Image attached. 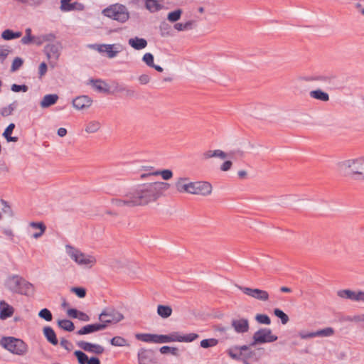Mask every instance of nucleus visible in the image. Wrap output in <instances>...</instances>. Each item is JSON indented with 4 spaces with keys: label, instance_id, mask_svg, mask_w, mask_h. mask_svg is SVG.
<instances>
[{
    "label": "nucleus",
    "instance_id": "f257e3e1",
    "mask_svg": "<svg viewBox=\"0 0 364 364\" xmlns=\"http://www.w3.org/2000/svg\"><path fill=\"white\" fill-rule=\"evenodd\" d=\"M169 187L168 183L161 181L137 184L121 198L112 199L111 203L118 208L146 206L156 202Z\"/></svg>",
    "mask_w": 364,
    "mask_h": 364
},
{
    "label": "nucleus",
    "instance_id": "f03ea898",
    "mask_svg": "<svg viewBox=\"0 0 364 364\" xmlns=\"http://www.w3.org/2000/svg\"><path fill=\"white\" fill-rule=\"evenodd\" d=\"M338 171L355 180H364V156L348 159L338 164Z\"/></svg>",
    "mask_w": 364,
    "mask_h": 364
},
{
    "label": "nucleus",
    "instance_id": "7ed1b4c3",
    "mask_svg": "<svg viewBox=\"0 0 364 364\" xmlns=\"http://www.w3.org/2000/svg\"><path fill=\"white\" fill-rule=\"evenodd\" d=\"M6 287L14 293L31 295L34 292V287L18 275L9 277L5 281Z\"/></svg>",
    "mask_w": 364,
    "mask_h": 364
},
{
    "label": "nucleus",
    "instance_id": "20e7f679",
    "mask_svg": "<svg viewBox=\"0 0 364 364\" xmlns=\"http://www.w3.org/2000/svg\"><path fill=\"white\" fill-rule=\"evenodd\" d=\"M65 252L73 262L81 267L91 268L97 263L94 255L85 254L73 246L65 245Z\"/></svg>",
    "mask_w": 364,
    "mask_h": 364
},
{
    "label": "nucleus",
    "instance_id": "39448f33",
    "mask_svg": "<svg viewBox=\"0 0 364 364\" xmlns=\"http://www.w3.org/2000/svg\"><path fill=\"white\" fill-rule=\"evenodd\" d=\"M0 345L11 353L24 356L28 352V346L23 340L12 336L3 337L0 341Z\"/></svg>",
    "mask_w": 364,
    "mask_h": 364
},
{
    "label": "nucleus",
    "instance_id": "423d86ee",
    "mask_svg": "<svg viewBox=\"0 0 364 364\" xmlns=\"http://www.w3.org/2000/svg\"><path fill=\"white\" fill-rule=\"evenodd\" d=\"M102 14L108 18L124 23L129 18V14L125 6L115 4L102 11Z\"/></svg>",
    "mask_w": 364,
    "mask_h": 364
},
{
    "label": "nucleus",
    "instance_id": "0eeeda50",
    "mask_svg": "<svg viewBox=\"0 0 364 364\" xmlns=\"http://www.w3.org/2000/svg\"><path fill=\"white\" fill-rule=\"evenodd\" d=\"M253 342L252 346L266 343H272L276 341L278 339V337L272 333V331L270 328H262L257 330L253 335L252 337Z\"/></svg>",
    "mask_w": 364,
    "mask_h": 364
},
{
    "label": "nucleus",
    "instance_id": "6e6552de",
    "mask_svg": "<svg viewBox=\"0 0 364 364\" xmlns=\"http://www.w3.org/2000/svg\"><path fill=\"white\" fill-rule=\"evenodd\" d=\"M124 318L122 313L114 309H105L99 316L100 323L106 325V327L109 323H117L122 321Z\"/></svg>",
    "mask_w": 364,
    "mask_h": 364
},
{
    "label": "nucleus",
    "instance_id": "1a4fd4ad",
    "mask_svg": "<svg viewBox=\"0 0 364 364\" xmlns=\"http://www.w3.org/2000/svg\"><path fill=\"white\" fill-rule=\"evenodd\" d=\"M90 48L97 50L99 53H106L109 58H113L122 50V48L119 44H94Z\"/></svg>",
    "mask_w": 364,
    "mask_h": 364
},
{
    "label": "nucleus",
    "instance_id": "9d476101",
    "mask_svg": "<svg viewBox=\"0 0 364 364\" xmlns=\"http://www.w3.org/2000/svg\"><path fill=\"white\" fill-rule=\"evenodd\" d=\"M239 289L247 296L260 301H267L269 299V293L257 288L240 287Z\"/></svg>",
    "mask_w": 364,
    "mask_h": 364
},
{
    "label": "nucleus",
    "instance_id": "9b49d317",
    "mask_svg": "<svg viewBox=\"0 0 364 364\" xmlns=\"http://www.w3.org/2000/svg\"><path fill=\"white\" fill-rule=\"evenodd\" d=\"M213 187L206 181H193L191 195L208 196L212 193Z\"/></svg>",
    "mask_w": 364,
    "mask_h": 364
},
{
    "label": "nucleus",
    "instance_id": "f8f14e48",
    "mask_svg": "<svg viewBox=\"0 0 364 364\" xmlns=\"http://www.w3.org/2000/svg\"><path fill=\"white\" fill-rule=\"evenodd\" d=\"M193 181L188 177H179L176 179L174 187L179 193L191 194Z\"/></svg>",
    "mask_w": 364,
    "mask_h": 364
},
{
    "label": "nucleus",
    "instance_id": "ddd939ff",
    "mask_svg": "<svg viewBox=\"0 0 364 364\" xmlns=\"http://www.w3.org/2000/svg\"><path fill=\"white\" fill-rule=\"evenodd\" d=\"M338 296L341 298L348 299L354 301L364 302L363 291H352L350 289H344L338 291Z\"/></svg>",
    "mask_w": 364,
    "mask_h": 364
},
{
    "label": "nucleus",
    "instance_id": "4468645a",
    "mask_svg": "<svg viewBox=\"0 0 364 364\" xmlns=\"http://www.w3.org/2000/svg\"><path fill=\"white\" fill-rule=\"evenodd\" d=\"M45 52L48 60L50 61V66L54 68L60 55L58 47L55 45H48L45 47Z\"/></svg>",
    "mask_w": 364,
    "mask_h": 364
},
{
    "label": "nucleus",
    "instance_id": "2eb2a0df",
    "mask_svg": "<svg viewBox=\"0 0 364 364\" xmlns=\"http://www.w3.org/2000/svg\"><path fill=\"white\" fill-rule=\"evenodd\" d=\"M198 337V335L194 333L182 335L178 332H173L169 334V341L171 342H192Z\"/></svg>",
    "mask_w": 364,
    "mask_h": 364
},
{
    "label": "nucleus",
    "instance_id": "dca6fc26",
    "mask_svg": "<svg viewBox=\"0 0 364 364\" xmlns=\"http://www.w3.org/2000/svg\"><path fill=\"white\" fill-rule=\"evenodd\" d=\"M92 103V100L86 95L77 97L73 100V106L77 110L88 109Z\"/></svg>",
    "mask_w": 364,
    "mask_h": 364
},
{
    "label": "nucleus",
    "instance_id": "f3484780",
    "mask_svg": "<svg viewBox=\"0 0 364 364\" xmlns=\"http://www.w3.org/2000/svg\"><path fill=\"white\" fill-rule=\"evenodd\" d=\"M231 325L235 332L238 333H247L250 328L249 321L245 318L232 320Z\"/></svg>",
    "mask_w": 364,
    "mask_h": 364
},
{
    "label": "nucleus",
    "instance_id": "a211bd4d",
    "mask_svg": "<svg viewBox=\"0 0 364 364\" xmlns=\"http://www.w3.org/2000/svg\"><path fill=\"white\" fill-rule=\"evenodd\" d=\"M71 0H61L60 1V10L64 12L70 11H83L85 9V6L83 4L75 1L73 3L70 2Z\"/></svg>",
    "mask_w": 364,
    "mask_h": 364
},
{
    "label": "nucleus",
    "instance_id": "6ab92c4d",
    "mask_svg": "<svg viewBox=\"0 0 364 364\" xmlns=\"http://www.w3.org/2000/svg\"><path fill=\"white\" fill-rule=\"evenodd\" d=\"M77 346L85 351L102 354L104 352V348L98 344H94L86 341H80Z\"/></svg>",
    "mask_w": 364,
    "mask_h": 364
},
{
    "label": "nucleus",
    "instance_id": "aec40b11",
    "mask_svg": "<svg viewBox=\"0 0 364 364\" xmlns=\"http://www.w3.org/2000/svg\"><path fill=\"white\" fill-rule=\"evenodd\" d=\"M152 355L153 353L151 350L144 348L140 349L137 354L139 364H149L153 363Z\"/></svg>",
    "mask_w": 364,
    "mask_h": 364
},
{
    "label": "nucleus",
    "instance_id": "412c9836",
    "mask_svg": "<svg viewBox=\"0 0 364 364\" xmlns=\"http://www.w3.org/2000/svg\"><path fill=\"white\" fill-rule=\"evenodd\" d=\"M105 328H106V325H105V324H101V323L89 324V325L85 326L82 328H80L77 332V333L78 335H85V334L93 333L95 331H102Z\"/></svg>",
    "mask_w": 364,
    "mask_h": 364
},
{
    "label": "nucleus",
    "instance_id": "4be33fe9",
    "mask_svg": "<svg viewBox=\"0 0 364 364\" xmlns=\"http://www.w3.org/2000/svg\"><path fill=\"white\" fill-rule=\"evenodd\" d=\"M14 309L5 301H0V319L4 320L12 316Z\"/></svg>",
    "mask_w": 364,
    "mask_h": 364
},
{
    "label": "nucleus",
    "instance_id": "5701e85b",
    "mask_svg": "<svg viewBox=\"0 0 364 364\" xmlns=\"http://www.w3.org/2000/svg\"><path fill=\"white\" fill-rule=\"evenodd\" d=\"M164 0H144V6L151 13L157 12L163 9Z\"/></svg>",
    "mask_w": 364,
    "mask_h": 364
},
{
    "label": "nucleus",
    "instance_id": "b1692460",
    "mask_svg": "<svg viewBox=\"0 0 364 364\" xmlns=\"http://www.w3.org/2000/svg\"><path fill=\"white\" fill-rule=\"evenodd\" d=\"M128 43L135 50H141L147 46L146 40L139 37H134L129 39Z\"/></svg>",
    "mask_w": 364,
    "mask_h": 364
},
{
    "label": "nucleus",
    "instance_id": "393cba45",
    "mask_svg": "<svg viewBox=\"0 0 364 364\" xmlns=\"http://www.w3.org/2000/svg\"><path fill=\"white\" fill-rule=\"evenodd\" d=\"M67 315L73 318H77L82 321H90V316L80 311L75 309H69L67 310Z\"/></svg>",
    "mask_w": 364,
    "mask_h": 364
},
{
    "label": "nucleus",
    "instance_id": "a878e982",
    "mask_svg": "<svg viewBox=\"0 0 364 364\" xmlns=\"http://www.w3.org/2000/svg\"><path fill=\"white\" fill-rule=\"evenodd\" d=\"M226 157V153L220 149L208 150L203 154V159H209L211 158H220L221 159H225Z\"/></svg>",
    "mask_w": 364,
    "mask_h": 364
},
{
    "label": "nucleus",
    "instance_id": "bb28decb",
    "mask_svg": "<svg viewBox=\"0 0 364 364\" xmlns=\"http://www.w3.org/2000/svg\"><path fill=\"white\" fill-rule=\"evenodd\" d=\"M55 36L53 33L41 34L34 36L33 44L36 46H41L46 42H50L54 41Z\"/></svg>",
    "mask_w": 364,
    "mask_h": 364
},
{
    "label": "nucleus",
    "instance_id": "cd10ccee",
    "mask_svg": "<svg viewBox=\"0 0 364 364\" xmlns=\"http://www.w3.org/2000/svg\"><path fill=\"white\" fill-rule=\"evenodd\" d=\"M58 100V96L56 94L46 95L43 97L40 105L42 108H47L55 104Z\"/></svg>",
    "mask_w": 364,
    "mask_h": 364
},
{
    "label": "nucleus",
    "instance_id": "c85d7f7f",
    "mask_svg": "<svg viewBox=\"0 0 364 364\" xmlns=\"http://www.w3.org/2000/svg\"><path fill=\"white\" fill-rule=\"evenodd\" d=\"M309 96L313 99L320 100L322 102H328L329 100L328 94L327 92L321 90V89L311 90L309 92Z\"/></svg>",
    "mask_w": 364,
    "mask_h": 364
},
{
    "label": "nucleus",
    "instance_id": "c756f323",
    "mask_svg": "<svg viewBox=\"0 0 364 364\" xmlns=\"http://www.w3.org/2000/svg\"><path fill=\"white\" fill-rule=\"evenodd\" d=\"M43 334L46 339L53 345L55 346L58 344V341L56 338V335L55 331L51 327L46 326L43 328Z\"/></svg>",
    "mask_w": 364,
    "mask_h": 364
},
{
    "label": "nucleus",
    "instance_id": "7c9ffc66",
    "mask_svg": "<svg viewBox=\"0 0 364 364\" xmlns=\"http://www.w3.org/2000/svg\"><path fill=\"white\" fill-rule=\"evenodd\" d=\"M135 337L137 340L142 342L156 343V334L136 333Z\"/></svg>",
    "mask_w": 364,
    "mask_h": 364
},
{
    "label": "nucleus",
    "instance_id": "2f4dec72",
    "mask_svg": "<svg viewBox=\"0 0 364 364\" xmlns=\"http://www.w3.org/2000/svg\"><path fill=\"white\" fill-rule=\"evenodd\" d=\"M101 128V124L97 120H92L85 124V131L88 134L97 132Z\"/></svg>",
    "mask_w": 364,
    "mask_h": 364
},
{
    "label": "nucleus",
    "instance_id": "473e14b6",
    "mask_svg": "<svg viewBox=\"0 0 364 364\" xmlns=\"http://www.w3.org/2000/svg\"><path fill=\"white\" fill-rule=\"evenodd\" d=\"M30 226L36 230V232L33 234V237L38 238L40 237L46 230V226L43 223H31Z\"/></svg>",
    "mask_w": 364,
    "mask_h": 364
},
{
    "label": "nucleus",
    "instance_id": "72a5a7b5",
    "mask_svg": "<svg viewBox=\"0 0 364 364\" xmlns=\"http://www.w3.org/2000/svg\"><path fill=\"white\" fill-rule=\"evenodd\" d=\"M172 309L169 306L158 305L157 314L163 318H166L172 314Z\"/></svg>",
    "mask_w": 364,
    "mask_h": 364
},
{
    "label": "nucleus",
    "instance_id": "f704fd0d",
    "mask_svg": "<svg viewBox=\"0 0 364 364\" xmlns=\"http://www.w3.org/2000/svg\"><path fill=\"white\" fill-rule=\"evenodd\" d=\"M194 25V21H188L186 23H176L174 25V28L178 31H189L193 28Z\"/></svg>",
    "mask_w": 364,
    "mask_h": 364
},
{
    "label": "nucleus",
    "instance_id": "c9c22d12",
    "mask_svg": "<svg viewBox=\"0 0 364 364\" xmlns=\"http://www.w3.org/2000/svg\"><path fill=\"white\" fill-rule=\"evenodd\" d=\"M149 176H160L164 180L168 181L172 178L173 173L171 170L164 169L149 173Z\"/></svg>",
    "mask_w": 364,
    "mask_h": 364
},
{
    "label": "nucleus",
    "instance_id": "e433bc0d",
    "mask_svg": "<svg viewBox=\"0 0 364 364\" xmlns=\"http://www.w3.org/2000/svg\"><path fill=\"white\" fill-rule=\"evenodd\" d=\"M22 33L21 32H14L10 29L4 31L1 33V38L6 41H9L14 38L21 37Z\"/></svg>",
    "mask_w": 364,
    "mask_h": 364
},
{
    "label": "nucleus",
    "instance_id": "4c0bfd02",
    "mask_svg": "<svg viewBox=\"0 0 364 364\" xmlns=\"http://www.w3.org/2000/svg\"><path fill=\"white\" fill-rule=\"evenodd\" d=\"M58 325L60 328L69 332H71L75 329L74 323L70 320H59L58 321Z\"/></svg>",
    "mask_w": 364,
    "mask_h": 364
},
{
    "label": "nucleus",
    "instance_id": "58836bf2",
    "mask_svg": "<svg viewBox=\"0 0 364 364\" xmlns=\"http://www.w3.org/2000/svg\"><path fill=\"white\" fill-rule=\"evenodd\" d=\"M15 128V124L14 123H11L4 130L3 133V136L6 138L7 141H13L16 142L18 140L17 137L11 136V134L13 132L14 129Z\"/></svg>",
    "mask_w": 364,
    "mask_h": 364
},
{
    "label": "nucleus",
    "instance_id": "ea45409f",
    "mask_svg": "<svg viewBox=\"0 0 364 364\" xmlns=\"http://www.w3.org/2000/svg\"><path fill=\"white\" fill-rule=\"evenodd\" d=\"M334 334V329L328 327L316 331V337H330Z\"/></svg>",
    "mask_w": 364,
    "mask_h": 364
},
{
    "label": "nucleus",
    "instance_id": "a19ab883",
    "mask_svg": "<svg viewBox=\"0 0 364 364\" xmlns=\"http://www.w3.org/2000/svg\"><path fill=\"white\" fill-rule=\"evenodd\" d=\"M110 343L114 346H125L127 345V340L121 336H115L110 341Z\"/></svg>",
    "mask_w": 364,
    "mask_h": 364
},
{
    "label": "nucleus",
    "instance_id": "79ce46f5",
    "mask_svg": "<svg viewBox=\"0 0 364 364\" xmlns=\"http://www.w3.org/2000/svg\"><path fill=\"white\" fill-rule=\"evenodd\" d=\"M181 14L182 11L181 9L175 10L168 13L167 19L171 22H176L180 19Z\"/></svg>",
    "mask_w": 364,
    "mask_h": 364
},
{
    "label": "nucleus",
    "instance_id": "37998d69",
    "mask_svg": "<svg viewBox=\"0 0 364 364\" xmlns=\"http://www.w3.org/2000/svg\"><path fill=\"white\" fill-rule=\"evenodd\" d=\"M218 341L215 338L203 339L200 341V346L203 348L215 346Z\"/></svg>",
    "mask_w": 364,
    "mask_h": 364
},
{
    "label": "nucleus",
    "instance_id": "c03bdc74",
    "mask_svg": "<svg viewBox=\"0 0 364 364\" xmlns=\"http://www.w3.org/2000/svg\"><path fill=\"white\" fill-rule=\"evenodd\" d=\"M23 64V60L19 57H16L14 59L11 67V72L14 73L18 70Z\"/></svg>",
    "mask_w": 364,
    "mask_h": 364
},
{
    "label": "nucleus",
    "instance_id": "a18cd8bd",
    "mask_svg": "<svg viewBox=\"0 0 364 364\" xmlns=\"http://www.w3.org/2000/svg\"><path fill=\"white\" fill-rule=\"evenodd\" d=\"M75 355L77 358L78 363L80 364H87L88 361L87 355L80 350H75L74 352Z\"/></svg>",
    "mask_w": 364,
    "mask_h": 364
},
{
    "label": "nucleus",
    "instance_id": "49530a36",
    "mask_svg": "<svg viewBox=\"0 0 364 364\" xmlns=\"http://www.w3.org/2000/svg\"><path fill=\"white\" fill-rule=\"evenodd\" d=\"M38 316L46 320V321H50L53 318L52 314L48 309H41L38 313Z\"/></svg>",
    "mask_w": 364,
    "mask_h": 364
},
{
    "label": "nucleus",
    "instance_id": "de8ad7c7",
    "mask_svg": "<svg viewBox=\"0 0 364 364\" xmlns=\"http://www.w3.org/2000/svg\"><path fill=\"white\" fill-rule=\"evenodd\" d=\"M274 315L281 319L282 324H286L289 321L288 316L279 309L274 310Z\"/></svg>",
    "mask_w": 364,
    "mask_h": 364
},
{
    "label": "nucleus",
    "instance_id": "09e8293b",
    "mask_svg": "<svg viewBox=\"0 0 364 364\" xmlns=\"http://www.w3.org/2000/svg\"><path fill=\"white\" fill-rule=\"evenodd\" d=\"M159 350L161 354H166L168 353H171L173 355H178V350L177 348L175 347H169L164 346H162Z\"/></svg>",
    "mask_w": 364,
    "mask_h": 364
},
{
    "label": "nucleus",
    "instance_id": "8fccbe9b",
    "mask_svg": "<svg viewBox=\"0 0 364 364\" xmlns=\"http://www.w3.org/2000/svg\"><path fill=\"white\" fill-rule=\"evenodd\" d=\"M255 320L261 324L269 325L271 323L269 317L266 314H257Z\"/></svg>",
    "mask_w": 364,
    "mask_h": 364
},
{
    "label": "nucleus",
    "instance_id": "3c124183",
    "mask_svg": "<svg viewBox=\"0 0 364 364\" xmlns=\"http://www.w3.org/2000/svg\"><path fill=\"white\" fill-rule=\"evenodd\" d=\"M70 291L79 298H84L86 296V289L83 287H72Z\"/></svg>",
    "mask_w": 364,
    "mask_h": 364
},
{
    "label": "nucleus",
    "instance_id": "603ef678",
    "mask_svg": "<svg viewBox=\"0 0 364 364\" xmlns=\"http://www.w3.org/2000/svg\"><path fill=\"white\" fill-rule=\"evenodd\" d=\"M142 60L149 67L154 66V55L150 53H146L143 55Z\"/></svg>",
    "mask_w": 364,
    "mask_h": 364
},
{
    "label": "nucleus",
    "instance_id": "864d4df0",
    "mask_svg": "<svg viewBox=\"0 0 364 364\" xmlns=\"http://www.w3.org/2000/svg\"><path fill=\"white\" fill-rule=\"evenodd\" d=\"M299 336L301 339H308V338H312L316 337V331H314V332L301 331V332H299Z\"/></svg>",
    "mask_w": 364,
    "mask_h": 364
},
{
    "label": "nucleus",
    "instance_id": "5fc2aeb1",
    "mask_svg": "<svg viewBox=\"0 0 364 364\" xmlns=\"http://www.w3.org/2000/svg\"><path fill=\"white\" fill-rule=\"evenodd\" d=\"M168 335H158L156 334V343H170Z\"/></svg>",
    "mask_w": 364,
    "mask_h": 364
},
{
    "label": "nucleus",
    "instance_id": "6e6d98bb",
    "mask_svg": "<svg viewBox=\"0 0 364 364\" xmlns=\"http://www.w3.org/2000/svg\"><path fill=\"white\" fill-rule=\"evenodd\" d=\"M11 90L15 92H26L28 90V87L25 85H18L16 84H14L11 85Z\"/></svg>",
    "mask_w": 364,
    "mask_h": 364
},
{
    "label": "nucleus",
    "instance_id": "4d7b16f0",
    "mask_svg": "<svg viewBox=\"0 0 364 364\" xmlns=\"http://www.w3.org/2000/svg\"><path fill=\"white\" fill-rule=\"evenodd\" d=\"M93 87L99 90V91H105V83L102 80H95L93 81Z\"/></svg>",
    "mask_w": 364,
    "mask_h": 364
},
{
    "label": "nucleus",
    "instance_id": "13d9d810",
    "mask_svg": "<svg viewBox=\"0 0 364 364\" xmlns=\"http://www.w3.org/2000/svg\"><path fill=\"white\" fill-rule=\"evenodd\" d=\"M151 77L149 75L143 74L139 76L138 81L141 85H146L150 82Z\"/></svg>",
    "mask_w": 364,
    "mask_h": 364
},
{
    "label": "nucleus",
    "instance_id": "bf43d9fd",
    "mask_svg": "<svg viewBox=\"0 0 364 364\" xmlns=\"http://www.w3.org/2000/svg\"><path fill=\"white\" fill-rule=\"evenodd\" d=\"M48 66L46 63L43 62L40 64L38 67V74L39 77H42L44 76L47 72Z\"/></svg>",
    "mask_w": 364,
    "mask_h": 364
},
{
    "label": "nucleus",
    "instance_id": "052dcab7",
    "mask_svg": "<svg viewBox=\"0 0 364 364\" xmlns=\"http://www.w3.org/2000/svg\"><path fill=\"white\" fill-rule=\"evenodd\" d=\"M10 53V50L7 48H0V58L4 60L6 58Z\"/></svg>",
    "mask_w": 364,
    "mask_h": 364
},
{
    "label": "nucleus",
    "instance_id": "680f3d73",
    "mask_svg": "<svg viewBox=\"0 0 364 364\" xmlns=\"http://www.w3.org/2000/svg\"><path fill=\"white\" fill-rule=\"evenodd\" d=\"M33 39H34V36H24L22 38H21V43L23 44H25V45H28V44H33Z\"/></svg>",
    "mask_w": 364,
    "mask_h": 364
},
{
    "label": "nucleus",
    "instance_id": "e2e57ef3",
    "mask_svg": "<svg viewBox=\"0 0 364 364\" xmlns=\"http://www.w3.org/2000/svg\"><path fill=\"white\" fill-rule=\"evenodd\" d=\"M232 163L230 161H225L220 166V170L223 171H228L232 167Z\"/></svg>",
    "mask_w": 364,
    "mask_h": 364
},
{
    "label": "nucleus",
    "instance_id": "0e129e2a",
    "mask_svg": "<svg viewBox=\"0 0 364 364\" xmlns=\"http://www.w3.org/2000/svg\"><path fill=\"white\" fill-rule=\"evenodd\" d=\"M60 346L66 350H70L72 344L70 341L66 339H62L60 343Z\"/></svg>",
    "mask_w": 364,
    "mask_h": 364
},
{
    "label": "nucleus",
    "instance_id": "69168bd1",
    "mask_svg": "<svg viewBox=\"0 0 364 364\" xmlns=\"http://www.w3.org/2000/svg\"><path fill=\"white\" fill-rule=\"evenodd\" d=\"M13 110H14V108H13L12 105H9V107H5L2 109L1 114L3 116H9L11 114Z\"/></svg>",
    "mask_w": 364,
    "mask_h": 364
},
{
    "label": "nucleus",
    "instance_id": "338daca9",
    "mask_svg": "<svg viewBox=\"0 0 364 364\" xmlns=\"http://www.w3.org/2000/svg\"><path fill=\"white\" fill-rule=\"evenodd\" d=\"M214 330L220 333H225L229 330V328L218 325L214 327Z\"/></svg>",
    "mask_w": 364,
    "mask_h": 364
},
{
    "label": "nucleus",
    "instance_id": "774afa93",
    "mask_svg": "<svg viewBox=\"0 0 364 364\" xmlns=\"http://www.w3.org/2000/svg\"><path fill=\"white\" fill-rule=\"evenodd\" d=\"M355 7L364 16V1L357 3Z\"/></svg>",
    "mask_w": 364,
    "mask_h": 364
}]
</instances>
